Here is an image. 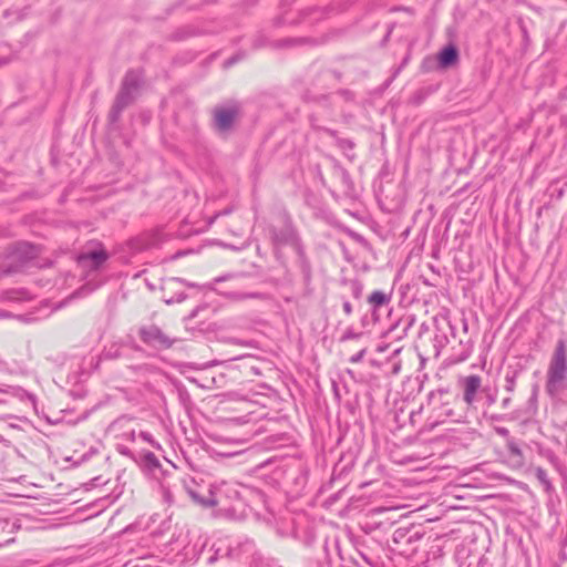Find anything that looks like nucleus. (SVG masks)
Instances as JSON below:
<instances>
[{"mask_svg": "<svg viewBox=\"0 0 567 567\" xmlns=\"http://www.w3.org/2000/svg\"><path fill=\"white\" fill-rule=\"evenodd\" d=\"M423 412V406H419L416 410H412L409 413L410 423L414 426L420 423V417Z\"/></svg>", "mask_w": 567, "mask_h": 567, "instance_id": "c85d7f7f", "label": "nucleus"}, {"mask_svg": "<svg viewBox=\"0 0 567 567\" xmlns=\"http://www.w3.org/2000/svg\"><path fill=\"white\" fill-rule=\"evenodd\" d=\"M131 103L125 101L124 97L116 96L115 102L110 111L109 118L111 123H115L118 121L121 113L123 110L128 106Z\"/></svg>", "mask_w": 567, "mask_h": 567, "instance_id": "6ab92c4d", "label": "nucleus"}, {"mask_svg": "<svg viewBox=\"0 0 567 567\" xmlns=\"http://www.w3.org/2000/svg\"><path fill=\"white\" fill-rule=\"evenodd\" d=\"M136 436H138V434H136L135 431H133V430L128 433V439L131 441H135Z\"/></svg>", "mask_w": 567, "mask_h": 567, "instance_id": "a18cd8bd", "label": "nucleus"}, {"mask_svg": "<svg viewBox=\"0 0 567 567\" xmlns=\"http://www.w3.org/2000/svg\"><path fill=\"white\" fill-rule=\"evenodd\" d=\"M545 391L548 396L567 406V341L558 339L546 370Z\"/></svg>", "mask_w": 567, "mask_h": 567, "instance_id": "f03ea898", "label": "nucleus"}, {"mask_svg": "<svg viewBox=\"0 0 567 567\" xmlns=\"http://www.w3.org/2000/svg\"><path fill=\"white\" fill-rule=\"evenodd\" d=\"M422 534L414 527H399L394 530L392 540L395 545L394 550L401 555H412L416 551L415 544L420 542Z\"/></svg>", "mask_w": 567, "mask_h": 567, "instance_id": "7ed1b4c3", "label": "nucleus"}, {"mask_svg": "<svg viewBox=\"0 0 567 567\" xmlns=\"http://www.w3.org/2000/svg\"><path fill=\"white\" fill-rule=\"evenodd\" d=\"M352 290L354 298H360L362 293V286L359 282H353Z\"/></svg>", "mask_w": 567, "mask_h": 567, "instance_id": "58836bf2", "label": "nucleus"}, {"mask_svg": "<svg viewBox=\"0 0 567 567\" xmlns=\"http://www.w3.org/2000/svg\"><path fill=\"white\" fill-rule=\"evenodd\" d=\"M198 559L207 565H213L219 558L213 551V547L208 550H203L198 557Z\"/></svg>", "mask_w": 567, "mask_h": 567, "instance_id": "b1692460", "label": "nucleus"}, {"mask_svg": "<svg viewBox=\"0 0 567 567\" xmlns=\"http://www.w3.org/2000/svg\"><path fill=\"white\" fill-rule=\"evenodd\" d=\"M3 437L0 435V445L3 443Z\"/></svg>", "mask_w": 567, "mask_h": 567, "instance_id": "4d7b16f0", "label": "nucleus"}, {"mask_svg": "<svg viewBox=\"0 0 567 567\" xmlns=\"http://www.w3.org/2000/svg\"><path fill=\"white\" fill-rule=\"evenodd\" d=\"M104 358L106 359H117L124 355V346L118 343H113L107 348L104 353Z\"/></svg>", "mask_w": 567, "mask_h": 567, "instance_id": "4be33fe9", "label": "nucleus"}, {"mask_svg": "<svg viewBox=\"0 0 567 567\" xmlns=\"http://www.w3.org/2000/svg\"><path fill=\"white\" fill-rule=\"evenodd\" d=\"M463 386V400L466 404L472 405L482 386V378L476 374L467 375L461 380Z\"/></svg>", "mask_w": 567, "mask_h": 567, "instance_id": "6e6552de", "label": "nucleus"}, {"mask_svg": "<svg viewBox=\"0 0 567 567\" xmlns=\"http://www.w3.org/2000/svg\"><path fill=\"white\" fill-rule=\"evenodd\" d=\"M0 393L10 394L17 399H19L22 402H30V404L34 408L37 403V398L33 393L28 392L23 388L19 385H9V384H1L0 385Z\"/></svg>", "mask_w": 567, "mask_h": 567, "instance_id": "f8f14e48", "label": "nucleus"}, {"mask_svg": "<svg viewBox=\"0 0 567 567\" xmlns=\"http://www.w3.org/2000/svg\"><path fill=\"white\" fill-rule=\"evenodd\" d=\"M534 474L538 483L542 485L543 489L547 494H553L555 492V487L551 483V481L548 477L547 471L543 467H536L534 470Z\"/></svg>", "mask_w": 567, "mask_h": 567, "instance_id": "a211bd4d", "label": "nucleus"}, {"mask_svg": "<svg viewBox=\"0 0 567 567\" xmlns=\"http://www.w3.org/2000/svg\"><path fill=\"white\" fill-rule=\"evenodd\" d=\"M239 107L237 105L216 106L213 110V127L221 135L229 133L238 118Z\"/></svg>", "mask_w": 567, "mask_h": 567, "instance_id": "39448f33", "label": "nucleus"}, {"mask_svg": "<svg viewBox=\"0 0 567 567\" xmlns=\"http://www.w3.org/2000/svg\"><path fill=\"white\" fill-rule=\"evenodd\" d=\"M159 487H161V494H162L164 502L168 505L174 504L175 499H174V492H173L172 486L168 483H166L165 481H163L159 483Z\"/></svg>", "mask_w": 567, "mask_h": 567, "instance_id": "5701e85b", "label": "nucleus"}, {"mask_svg": "<svg viewBox=\"0 0 567 567\" xmlns=\"http://www.w3.org/2000/svg\"><path fill=\"white\" fill-rule=\"evenodd\" d=\"M188 495L190 498L203 507H214V504H208L209 501V489L207 491V496H200L199 493L190 487H186Z\"/></svg>", "mask_w": 567, "mask_h": 567, "instance_id": "412c9836", "label": "nucleus"}, {"mask_svg": "<svg viewBox=\"0 0 567 567\" xmlns=\"http://www.w3.org/2000/svg\"><path fill=\"white\" fill-rule=\"evenodd\" d=\"M509 404H511V398H509V396H508V398H504V399L502 400V406H503L504 409H507V408L509 406Z\"/></svg>", "mask_w": 567, "mask_h": 567, "instance_id": "c03bdc74", "label": "nucleus"}, {"mask_svg": "<svg viewBox=\"0 0 567 567\" xmlns=\"http://www.w3.org/2000/svg\"><path fill=\"white\" fill-rule=\"evenodd\" d=\"M14 524L7 518H0V533H11Z\"/></svg>", "mask_w": 567, "mask_h": 567, "instance_id": "c756f323", "label": "nucleus"}, {"mask_svg": "<svg viewBox=\"0 0 567 567\" xmlns=\"http://www.w3.org/2000/svg\"><path fill=\"white\" fill-rule=\"evenodd\" d=\"M361 337V333L360 332H355L353 331L352 329H348L343 336H342V340H352V339H358Z\"/></svg>", "mask_w": 567, "mask_h": 567, "instance_id": "7c9ffc66", "label": "nucleus"}, {"mask_svg": "<svg viewBox=\"0 0 567 567\" xmlns=\"http://www.w3.org/2000/svg\"><path fill=\"white\" fill-rule=\"evenodd\" d=\"M358 555H359L362 559H364L368 564H370V565H371V561L368 559V557H367L365 555H363V554H361V553H358Z\"/></svg>", "mask_w": 567, "mask_h": 567, "instance_id": "09e8293b", "label": "nucleus"}, {"mask_svg": "<svg viewBox=\"0 0 567 567\" xmlns=\"http://www.w3.org/2000/svg\"><path fill=\"white\" fill-rule=\"evenodd\" d=\"M337 95L343 97L347 101L353 100V93L350 92L349 90H340L339 92H337Z\"/></svg>", "mask_w": 567, "mask_h": 567, "instance_id": "c9c22d12", "label": "nucleus"}, {"mask_svg": "<svg viewBox=\"0 0 567 567\" xmlns=\"http://www.w3.org/2000/svg\"><path fill=\"white\" fill-rule=\"evenodd\" d=\"M516 375L517 373L516 372H513V373H507L505 375V390L509 393H512L514 390H515V385H516Z\"/></svg>", "mask_w": 567, "mask_h": 567, "instance_id": "bb28decb", "label": "nucleus"}, {"mask_svg": "<svg viewBox=\"0 0 567 567\" xmlns=\"http://www.w3.org/2000/svg\"><path fill=\"white\" fill-rule=\"evenodd\" d=\"M109 258L107 252L100 248L82 252L78 261L81 266H90L92 269L100 268Z\"/></svg>", "mask_w": 567, "mask_h": 567, "instance_id": "1a4fd4ad", "label": "nucleus"}, {"mask_svg": "<svg viewBox=\"0 0 567 567\" xmlns=\"http://www.w3.org/2000/svg\"><path fill=\"white\" fill-rule=\"evenodd\" d=\"M143 82V74L140 71L131 70L125 74L121 90L117 94L125 101L132 103Z\"/></svg>", "mask_w": 567, "mask_h": 567, "instance_id": "0eeeda50", "label": "nucleus"}, {"mask_svg": "<svg viewBox=\"0 0 567 567\" xmlns=\"http://www.w3.org/2000/svg\"><path fill=\"white\" fill-rule=\"evenodd\" d=\"M423 96L421 95V92H419L417 94H415L414 96V100L416 103H420L422 101Z\"/></svg>", "mask_w": 567, "mask_h": 567, "instance_id": "de8ad7c7", "label": "nucleus"}, {"mask_svg": "<svg viewBox=\"0 0 567 567\" xmlns=\"http://www.w3.org/2000/svg\"><path fill=\"white\" fill-rule=\"evenodd\" d=\"M411 327V322H408L405 328H404V333H406V330Z\"/></svg>", "mask_w": 567, "mask_h": 567, "instance_id": "5fc2aeb1", "label": "nucleus"}, {"mask_svg": "<svg viewBox=\"0 0 567 567\" xmlns=\"http://www.w3.org/2000/svg\"><path fill=\"white\" fill-rule=\"evenodd\" d=\"M237 61H238L237 56H231L225 61L224 65H225V68H229V66L234 65Z\"/></svg>", "mask_w": 567, "mask_h": 567, "instance_id": "a19ab883", "label": "nucleus"}, {"mask_svg": "<svg viewBox=\"0 0 567 567\" xmlns=\"http://www.w3.org/2000/svg\"><path fill=\"white\" fill-rule=\"evenodd\" d=\"M198 559L207 565H213L219 558L213 551V547L208 550H203L198 557Z\"/></svg>", "mask_w": 567, "mask_h": 567, "instance_id": "393cba45", "label": "nucleus"}, {"mask_svg": "<svg viewBox=\"0 0 567 567\" xmlns=\"http://www.w3.org/2000/svg\"><path fill=\"white\" fill-rule=\"evenodd\" d=\"M338 145L343 151L352 150L354 146V144L350 140H339Z\"/></svg>", "mask_w": 567, "mask_h": 567, "instance_id": "2f4dec72", "label": "nucleus"}, {"mask_svg": "<svg viewBox=\"0 0 567 567\" xmlns=\"http://www.w3.org/2000/svg\"><path fill=\"white\" fill-rule=\"evenodd\" d=\"M339 556L341 560H344V557L342 556L341 551H339Z\"/></svg>", "mask_w": 567, "mask_h": 567, "instance_id": "6e6d98bb", "label": "nucleus"}, {"mask_svg": "<svg viewBox=\"0 0 567 567\" xmlns=\"http://www.w3.org/2000/svg\"><path fill=\"white\" fill-rule=\"evenodd\" d=\"M333 175L340 179L341 184L347 190L352 188V179L348 171L334 158H332Z\"/></svg>", "mask_w": 567, "mask_h": 567, "instance_id": "2eb2a0df", "label": "nucleus"}, {"mask_svg": "<svg viewBox=\"0 0 567 567\" xmlns=\"http://www.w3.org/2000/svg\"><path fill=\"white\" fill-rule=\"evenodd\" d=\"M255 489L239 483L223 482L209 489L208 504L217 507L219 515L229 519H244L248 514L249 497Z\"/></svg>", "mask_w": 567, "mask_h": 567, "instance_id": "f257e3e1", "label": "nucleus"}, {"mask_svg": "<svg viewBox=\"0 0 567 567\" xmlns=\"http://www.w3.org/2000/svg\"><path fill=\"white\" fill-rule=\"evenodd\" d=\"M400 371H401V363L400 362H394L392 364V368H391V373L392 374H398Z\"/></svg>", "mask_w": 567, "mask_h": 567, "instance_id": "79ce46f5", "label": "nucleus"}, {"mask_svg": "<svg viewBox=\"0 0 567 567\" xmlns=\"http://www.w3.org/2000/svg\"><path fill=\"white\" fill-rule=\"evenodd\" d=\"M315 169H316V176H317V178L319 179V182L321 183V185H322V186H326V184H327V183H326V178H324V176H323V174H322V171H321L320 166H319V165H317V166L315 167Z\"/></svg>", "mask_w": 567, "mask_h": 567, "instance_id": "4c0bfd02", "label": "nucleus"}, {"mask_svg": "<svg viewBox=\"0 0 567 567\" xmlns=\"http://www.w3.org/2000/svg\"><path fill=\"white\" fill-rule=\"evenodd\" d=\"M458 56L457 50L454 45L445 47L439 55V61L442 66H450L456 62Z\"/></svg>", "mask_w": 567, "mask_h": 567, "instance_id": "f3484780", "label": "nucleus"}, {"mask_svg": "<svg viewBox=\"0 0 567 567\" xmlns=\"http://www.w3.org/2000/svg\"><path fill=\"white\" fill-rule=\"evenodd\" d=\"M492 420H502V417L499 415H492Z\"/></svg>", "mask_w": 567, "mask_h": 567, "instance_id": "864d4df0", "label": "nucleus"}, {"mask_svg": "<svg viewBox=\"0 0 567 567\" xmlns=\"http://www.w3.org/2000/svg\"><path fill=\"white\" fill-rule=\"evenodd\" d=\"M143 467L156 480L159 481V475L165 476L162 470L159 460L152 453L147 452L142 460Z\"/></svg>", "mask_w": 567, "mask_h": 567, "instance_id": "4468645a", "label": "nucleus"}, {"mask_svg": "<svg viewBox=\"0 0 567 567\" xmlns=\"http://www.w3.org/2000/svg\"><path fill=\"white\" fill-rule=\"evenodd\" d=\"M447 420L453 421V422H457L458 421V419L456 417L453 409L450 408L447 403H442V405L439 409L437 413L434 416H430L427 419L425 427L427 430H432L436 425H439L441 423H444Z\"/></svg>", "mask_w": 567, "mask_h": 567, "instance_id": "9b49d317", "label": "nucleus"}, {"mask_svg": "<svg viewBox=\"0 0 567 567\" xmlns=\"http://www.w3.org/2000/svg\"><path fill=\"white\" fill-rule=\"evenodd\" d=\"M138 336L147 347L158 351L167 350L176 342L175 338H171L155 324L141 327Z\"/></svg>", "mask_w": 567, "mask_h": 567, "instance_id": "20e7f679", "label": "nucleus"}, {"mask_svg": "<svg viewBox=\"0 0 567 567\" xmlns=\"http://www.w3.org/2000/svg\"><path fill=\"white\" fill-rule=\"evenodd\" d=\"M229 299L233 300H245V299H259L265 300L267 298L266 293L262 292H229L226 295Z\"/></svg>", "mask_w": 567, "mask_h": 567, "instance_id": "aec40b11", "label": "nucleus"}, {"mask_svg": "<svg viewBox=\"0 0 567 567\" xmlns=\"http://www.w3.org/2000/svg\"><path fill=\"white\" fill-rule=\"evenodd\" d=\"M365 354V349H362L361 351H359L358 353L353 354L351 358H350V362L351 363H358L360 362L363 357Z\"/></svg>", "mask_w": 567, "mask_h": 567, "instance_id": "f704fd0d", "label": "nucleus"}, {"mask_svg": "<svg viewBox=\"0 0 567 567\" xmlns=\"http://www.w3.org/2000/svg\"><path fill=\"white\" fill-rule=\"evenodd\" d=\"M315 169H316V176H317V178L319 179V182L321 183V185H322V186H326V184H327V183H326V178H324V176H323V174H322V171H321L320 166H319V165H317V166L315 167Z\"/></svg>", "mask_w": 567, "mask_h": 567, "instance_id": "e433bc0d", "label": "nucleus"}, {"mask_svg": "<svg viewBox=\"0 0 567 567\" xmlns=\"http://www.w3.org/2000/svg\"><path fill=\"white\" fill-rule=\"evenodd\" d=\"M16 251L19 254H24L27 258L32 257L34 254L33 247L25 243L18 244L16 247Z\"/></svg>", "mask_w": 567, "mask_h": 567, "instance_id": "cd10ccee", "label": "nucleus"}, {"mask_svg": "<svg viewBox=\"0 0 567 567\" xmlns=\"http://www.w3.org/2000/svg\"><path fill=\"white\" fill-rule=\"evenodd\" d=\"M134 369H136L138 371H148L150 370L148 365H138V367H135Z\"/></svg>", "mask_w": 567, "mask_h": 567, "instance_id": "49530a36", "label": "nucleus"}, {"mask_svg": "<svg viewBox=\"0 0 567 567\" xmlns=\"http://www.w3.org/2000/svg\"><path fill=\"white\" fill-rule=\"evenodd\" d=\"M495 432H496V434H498L499 436H502V437L506 439V441H507L508 439H512V437H511V435H509V430H508V429H506V427L497 426V427H495Z\"/></svg>", "mask_w": 567, "mask_h": 567, "instance_id": "473e14b6", "label": "nucleus"}, {"mask_svg": "<svg viewBox=\"0 0 567 567\" xmlns=\"http://www.w3.org/2000/svg\"><path fill=\"white\" fill-rule=\"evenodd\" d=\"M213 551L217 555L218 558H226L229 554L228 548H221V547H217L216 549L213 548Z\"/></svg>", "mask_w": 567, "mask_h": 567, "instance_id": "72a5a7b5", "label": "nucleus"}, {"mask_svg": "<svg viewBox=\"0 0 567 567\" xmlns=\"http://www.w3.org/2000/svg\"><path fill=\"white\" fill-rule=\"evenodd\" d=\"M401 68H402V66L398 68V69L394 71L392 79H393V78H395V76L400 73Z\"/></svg>", "mask_w": 567, "mask_h": 567, "instance_id": "3c124183", "label": "nucleus"}, {"mask_svg": "<svg viewBox=\"0 0 567 567\" xmlns=\"http://www.w3.org/2000/svg\"><path fill=\"white\" fill-rule=\"evenodd\" d=\"M391 292H385L382 290H374L369 295L368 303L371 307V312L374 320L379 319L378 311L383 307H388L391 302Z\"/></svg>", "mask_w": 567, "mask_h": 567, "instance_id": "9d476101", "label": "nucleus"}, {"mask_svg": "<svg viewBox=\"0 0 567 567\" xmlns=\"http://www.w3.org/2000/svg\"><path fill=\"white\" fill-rule=\"evenodd\" d=\"M181 282H183V284H185V285H187L188 287H195V285H194V284L186 282L185 280H181Z\"/></svg>", "mask_w": 567, "mask_h": 567, "instance_id": "603ef678", "label": "nucleus"}, {"mask_svg": "<svg viewBox=\"0 0 567 567\" xmlns=\"http://www.w3.org/2000/svg\"><path fill=\"white\" fill-rule=\"evenodd\" d=\"M442 395H443L442 391H440L437 394H435L434 392H431L429 395V400L432 401V400L441 399Z\"/></svg>", "mask_w": 567, "mask_h": 567, "instance_id": "37998d69", "label": "nucleus"}, {"mask_svg": "<svg viewBox=\"0 0 567 567\" xmlns=\"http://www.w3.org/2000/svg\"><path fill=\"white\" fill-rule=\"evenodd\" d=\"M343 311L347 316H350L352 313V305L350 301L346 300L342 303Z\"/></svg>", "mask_w": 567, "mask_h": 567, "instance_id": "ea45409f", "label": "nucleus"}, {"mask_svg": "<svg viewBox=\"0 0 567 567\" xmlns=\"http://www.w3.org/2000/svg\"><path fill=\"white\" fill-rule=\"evenodd\" d=\"M138 437L142 439L144 442L148 443L154 449L161 450L159 443L154 440L153 435L150 432L141 431L138 433Z\"/></svg>", "mask_w": 567, "mask_h": 567, "instance_id": "a878e982", "label": "nucleus"}, {"mask_svg": "<svg viewBox=\"0 0 567 567\" xmlns=\"http://www.w3.org/2000/svg\"><path fill=\"white\" fill-rule=\"evenodd\" d=\"M270 236L272 243L277 247L289 245L295 250H297L298 247L303 246L301 239L298 236L297 230L289 224L285 225L281 228H272L270 230Z\"/></svg>", "mask_w": 567, "mask_h": 567, "instance_id": "423d86ee", "label": "nucleus"}, {"mask_svg": "<svg viewBox=\"0 0 567 567\" xmlns=\"http://www.w3.org/2000/svg\"><path fill=\"white\" fill-rule=\"evenodd\" d=\"M326 133H328L329 135L333 136L334 135V131L330 130V128H322Z\"/></svg>", "mask_w": 567, "mask_h": 567, "instance_id": "8fccbe9b", "label": "nucleus"}, {"mask_svg": "<svg viewBox=\"0 0 567 567\" xmlns=\"http://www.w3.org/2000/svg\"><path fill=\"white\" fill-rule=\"evenodd\" d=\"M295 251H296V254L298 256V259H297L298 268L301 271L306 289H308L309 286H310V282H311V278H312L311 265H310V262H309V260H308V258L306 256L303 246L302 247H298V249L295 250Z\"/></svg>", "mask_w": 567, "mask_h": 567, "instance_id": "ddd939ff", "label": "nucleus"}, {"mask_svg": "<svg viewBox=\"0 0 567 567\" xmlns=\"http://www.w3.org/2000/svg\"><path fill=\"white\" fill-rule=\"evenodd\" d=\"M506 449L508 451L509 457L513 460L514 464L520 466L524 463V455L520 446L514 439H508L506 441Z\"/></svg>", "mask_w": 567, "mask_h": 567, "instance_id": "dca6fc26", "label": "nucleus"}]
</instances>
